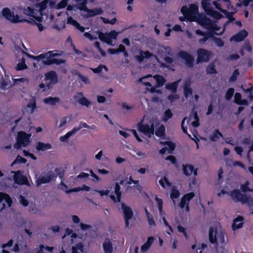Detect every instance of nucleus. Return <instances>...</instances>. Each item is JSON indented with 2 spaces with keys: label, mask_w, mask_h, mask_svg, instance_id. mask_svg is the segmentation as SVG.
Returning a JSON list of instances; mask_svg holds the SVG:
<instances>
[{
  "label": "nucleus",
  "mask_w": 253,
  "mask_h": 253,
  "mask_svg": "<svg viewBox=\"0 0 253 253\" xmlns=\"http://www.w3.org/2000/svg\"><path fill=\"white\" fill-rule=\"evenodd\" d=\"M30 137L31 134H27L23 131L19 132L17 137V142L14 145V147L19 149L27 146L30 142Z\"/></svg>",
  "instance_id": "12"
},
{
  "label": "nucleus",
  "mask_w": 253,
  "mask_h": 253,
  "mask_svg": "<svg viewBox=\"0 0 253 253\" xmlns=\"http://www.w3.org/2000/svg\"><path fill=\"white\" fill-rule=\"evenodd\" d=\"M235 102L239 105H246L248 101L246 99H242L241 95L239 93H236L234 96Z\"/></svg>",
  "instance_id": "36"
},
{
  "label": "nucleus",
  "mask_w": 253,
  "mask_h": 253,
  "mask_svg": "<svg viewBox=\"0 0 253 253\" xmlns=\"http://www.w3.org/2000/svg\"><path fill=\"white\" fill-rule=\"evenodd\" d=\"M12 173H14L13 178L16 183L18 184H25L30 186L27 177L23 175L20 171L16 172L11 171Z\"/></svg>",
  "instance_id": "19"
},
{
  "label": "nucleus",
  "mask_w": 253,
  "mask_h": 253,
  "mask_svg": "<svg viewBox=\"0 0 253 253\" xmlns=\"http://www.w3.org/2000/svg\"><path fill=\"white\" fill-rule=\"evenodd\" d=\"M69 0H62L60 2L57 4L55 9H61L65 8L68 4Z\"/></svg>",
  "instance_id": "55"
},
{
  "label": "nucleus",
  "mask_w": 253,
  "mask_h": 253,
  "mask_svg": "<svg viewBox=\"0 0 253 253\" xmlns=\"http://www.w3.org/2000/svg\"><path fill=\"white\" fill-rule=\"evenodd\" d=\"M248 36V32L246 30H242L237 34L234 35L230 39V41H234L236 42H241Z\"/></svg>",
  "instance_id": "25"
},
{
  "label": "nucleus",
  "mask_w": 253,
  "mask_h": 253,
  "mask_svg": "<svg viewBox=\"0 0 253 253\" xmlns=\"http://www.w3.org/2000/svg\"><path fill=\"white\" fill-rule=\"evenodd\" d=\"M183 171L187 176H189L193 174L194 176L197 175V170L194 169L193 166L189 165H183Z\"/></svg>",
  "instance_id": "26"
},
{
  "label": "nucleus",
  "mask_w": 253,
  "mask_h": 253,
  "mask_svg": "<svg viewBox=\"0 0 253 253\" xmlns=\"http://www.w3.org/2000/svg\"><path fill=\"white\" fill-rule=\"evenodd\" d=\"M234 92V90L233 88H229L227 90V91L226 93V95H225L226 99L228 100H230L231 98V97H232V96L233 95Z\"/></svg>",
  "instance_id": "57"
},
{
  "label": "nucleus",
  "mask_w": 253,
  "mask_h": 253,
  "mask_svg": "<svg viewBox=\"0 0 253 253\" xmlns=\"http://www.w3.org/2000/svg\"><path fill=\"white\" fill-rule=\"evenodd\" d=\"M17 9L24 14L33 17L36 21L42 22L44 20L43 15H41L39 10L36 9V5L34 9L30 6L24 7L21 4L17 7Z\"/></svg>",
  "instance_id": "10"
},
{
  "label": "nucleus",
  "mask_w": 253,
  "mask_h": 253,
  "mask_svg": "<svg viewBox=\"0 0 253 253\" xmlns=\"http://www.w3.org/2000/svg\"><path fill=\"white\" fill-rule=\"evenodd\" d=\"M209 239L211 243L216 246L225 244L226 242V236L219 224L216 223L210 228Z\"/></svg>",
  "instance_id": "5"
},
{
  "label": "nucleus",
  "mask_w": 253,
  "mask_h": 253,
  "mask_svg": "<svg viewBox=\"0 0 253 253\" xmlns=\"http://www.w3.org/2000/svg\"><path fill=\"white\" fill-rule=\"evenodd\" d=\"M242 204H247L250 207H253V198L247 195H244Z\"/></svg>",
  "instance_id": "46"
},
{
  "label": "nucleus",
  "mask_w": 253,
  "mask_h": 253,
  "mask_svg": "<svg viewBox=\"0 0 253 253\" xmlns=\"http://www.w3.org/2000/svg\"><path fill=\"white\" fill-rule=\"evenodd\" d=\"M15 69L17 71H21L27 69L28 66L26 64L25 60L27 57H30V55L20 48H17L15 50Z\"/></svg>",
  "instance_id": "8"
},
{
  "label": "nucleus",
  "mask_w": 253,
  "mask_h": 253,
  "mask_svg": "<svg viewBox=\"0 0 253 253\" xmlns=\"http://www.w3.org/2000/svg\"><path fill=\"white\" fill-rule=\"evenodd\" d=\"M44 81L48 89L52 87L53 85L56 84L58 81L57 76L55 72L52 71L45 74Z\"/></svg>",
  "instance_id": "15"
},
{
  "label": "nucleus",
  "mask_w": 253,
  "mask_h": 253,
  "mask_svg": "<svg viewBox=\"0 0 253 253\" xmlns=\"http://www.w3.org/2000/svg\"><path fill=\"white\" fill-rule=\"evenodd\" d=\"M206 245L202 244L201 246L198 247L196 245H193L192 246V250H196L197 253H202V249L206 247Z\"/></svg>",
  "instance_id": "58"
},
{
  "label": "nucleus",
  "mask_w": 253,
  "mask_h": 253,
  "mask_svg": "<svg viewBox=\"0 0 253 253\" xmlns=\"http://www.w3.org/2000/svg\"><path fill=\"white\" fill-rule=\"evenodd\" d=\"M178 55L185 61L187 66L190 67L193 66L194 57L186 51H182L178 53Z\"/></svg>",
  "instance_id": "22"
},
{
  "label": "nucleus",
  "mask_w": 253,
  "mask_h": 253,
  "mask_svg": "<svg viewBox=\"0 0 253 253\" xmlns=\"http://www.w3.org/2000/svg\"><path fill=\"white\" fill-rule=\"evenodd\" d=\"M75 133L76 132L74 131V130L73 128L71 130L68 131L66 134L60 136L59 140L62 142L67 143L70 137Z\"/></svg>",
  "instance_id": "34"
},
{
  "label": "nucleus",
  "mask_w": 253,
  "mask_h": 253,
  "mask_svg": "<svg viewBox=\"0 0 253 253\" xmlns=\"http://www.w3.org/2000/svg\"><path fill=\"white\" fill-rule=\"evenodd\" d=\"M95 191L98 193L100 194V196L101 197H103L104 196H108L110 194V191L108 189L102 190H95Z\"/></svg>",
  "instance_id": "61"
},
{
  "label": "nucleus",
  "mask_w": 253,
  "mask_h": 253,
  "mask_svg": "<svg viewBox=\"0 0 253 253\" xmlns=\"http://www.w3.org/2000/svg\"><path fill=\"white\" fill-rule=\"evenodd\" d=\"M68 120V117H65L61 118L59 121H57L56 122V127L57 128H63L67 124Z\"/></svg>",
  "instance_id": "41"
},
{
  "label": "nucleus",
  "mask_w": 253,
  "mask_h": 253,
  "mask_svg": "<svg viewBox=\"0 0 253 253\" xmlns=\"http://www.w3.org/2000/svg\"><path fill=\"white\" fill-rule=\"evenodd\" d=\"M232 198L236 201L242 202L244 196L239 190H234L231 194Z\"/></svg>",
  "instance_id": "30"
},
{
  "label": "nucleus",
  "mask_w": 253,
  "mask_h": 253,
  "mask_svg": "<svg viewBox=\"0 0 253 253\" xmlns=\"http://www.w3.org/2000/svg\"><path fill=\"white\" fill-rule=\"evenodd\" d=\"M51 145L49 143H44L39 142L37 143L36 149L38 151H45L51 149Z\"/></svg>",
  "instance_id": "32"
},
{
  "label": "nucleus",
  "mask_w": 253,
  "mask_h": 253,
  "mask_svg": "<svg viewBox=\"0 0 253 253\" xmlns=\"http://www.w3.org/2000/svg\"><path fill=\"white\" fill-rule=\"evenodd\" d=\"M48 4L51 8H56V0H43L41 2L36 4V9L39 10L41 15H43Z\"/></svg>",
  "instance_id": "13"
},
{
  "label": "nucleus",
  "mask_w": 253,
  "mask_h": 253,
  "mask_svg": "<svg viewBox=\"0 0 253 253\" xmlns=\"http://www.w3.org/2000/svg\"><path fill=\"white\" fill-rule=\"evenodd\" d=\"M207 72L209 74H213L215 73L214 65L213 64H210L207 68Z\"/></svg>",
  "instance_id": "62"
},
{
  "label": "nucleus",
  "mask_w": 253,
  "mask_h": 253,
  "mask_svg": "<svg viewBox=\"0 0 253 253\" xmlns=\"http://www.w3.org/2000/svg\"><path fill=\"white\" fill-rule=\"evenodd\" d=\"M190 81L188 80L186 81L185 86L184 87V92L185 96L187 98L192 95V90L190 88Z\"/></svg>",
  "instance_id": "39"
},
{
  "label": "nucleus",
  "mask_w": 253,
  "mask_h": 253,
  "mask_svg": "<svg viewBox=\"0 0 253 253\" xmlns=\"http://www.w3.org/2000/svg\"><path fill=\"white\" fill-rule=\"evenodd\" d=\"M194 193L190 192L185 195L179 204V206L181 209H185L187 212L189 211V203L190 201L194 197Z\"/></svg>",
  "instance_id": "18"
},
{
  "label": "nucleus",
  "mask_w": 253,
  "mask_h": 253,
  "mask_svg": "<svg viewBox=\"0 0 253 253\" xmlns=\"http://www.w3.org/2000/svg\"><path fill=\"white\" fill-rule=\"evenodd\" d=\"M180 195V193L177 188L173 187L170 194V198L173 201V204L175 205V199L177 198Z\"/></svg>",
  "instance_id": "42"
},
{
  "label": "nucleus",
  "mask_w": 253,
  "mask_h": 253,
  "mask_svg": "<svg viewBox=\"0 0 253 253\" xmlns=\"http://www.w3.org/2000/svg\"><path fill=\"white\" fill-rule=\"evenodd\" d=\"M191 120H193L191 123V125L194 127H196L199 126V118L196 112L193 111L192 114L190 116L189 119L188 120V123L190 122Z\"/></svg>",
  "instance_id": "29"
},
{
  "label": "nucleus",
  "mask_w": 253,
  "mask_h": 253,
  "mask_svg": "<svg viewBox=\"0 0 253 253\" xmlns=\"http://www.w3.org/2000/svg\"><path fill=\"white\" fill-rule=\"evenodd\" d=\"M102 246L105 253H112V243L109 239H105L104 243H103Z\"/></svg>",
  "instance_id": "28"
},
{
  "label": "nucleus",
  "mask_w": 253,
  "mask_h": 253,
  "mask_svg": "<svg viewBox=\"0 0 253 253\" xmlns=\"http://www.w3.org/2000/svg\"><path fill=\"white\" fill-rule=\"evenodd\" d=\"M77 3V6L68 5L66 14L68 16L67 20V23L74 26L76 29H78L81 32L84 31V28L80 25V24L75 20L73 19L72 16L76 15L79 10L82 12L83 16L88 18L97 15L101 14L103 13V10L100 8H96L92 10L89 9L86 4L87 1L93 2V0H74Z\"/></svg>",
  "instance_id": "2"
},
{
  "label": "nucleus",
  "mask_w": 253,
  "mask_h": 253,
  "mask_svg": "<svg viewBox=\"0 0 253 253\" xmlns=\"http://www.w3.org/2000/svg\"><path fill=\"white\" fill-rule=\"evenodd\" d=\"M43 101L45 104L52 106L59 103L60 101V99L59 98L57 97H52L51 96H49L45 98Z\"/></svg>",
  "instance_id": "31"
},
{
  "label": "nucleus",
  "mask_w": 253,
  "mask_h": 253,
  "mask_svg": "<svg viewBox=\"0 0 253 253\" xmlns=\"http://www.w3.org/2000/svg\"><path fill=\"white\" fill-rule=\"evenodd\" d=\"M96 34L98 36V38L102 42H106L108 45L113 46V40L116 39L119 33L114 30L111 31L109 33H103L99 31H97Z\"/></svg>",
  "instance_id": "11"
},
{
  "label": "nucleus",
  "mask_w": 253,
  "mask_h": 253,
  "mask_svg": "<svg viewBox=\"0 0 253 253\" xmlns=\"http://www.w3.org/2000/svg\"><path fill=\"white\" fill-rule=\"evenodd\" d=\"M12 84L10 82L5 81L3 80L1 83V87L3 89L8 88L11 87Z\"/></svg>",
  "instance_id": "59"
},
{
  "label": "nucleus",
  "mask_w": 253,
  "mask_h": 253,
  "mask_svg": "<svg viewBox=\"0 0 253 253\" xmlns=\"http://www.w3.org/2000/svg\"><path fill=\"white\" fill-rule=\"evenodd\" d=\"M227 164L229 166H231V167H240L244 169H246L244 164L239 161H228Z\"/></svg>",
  "instance_id": "48"
},
{
  "label": "nucleus",
  "mask_w": 253,
  "mask_h": 253,
  "mask_svg": "<svg viewBox=\"0 0 253 253\" xmlns=\"http://www.w3.org/2000/svg\"><path fill=\"white\" fill-rule=\"evenodd\" d=\"M176 228L177 230L179 232L182 233L186 238L187 237V235L185 227L182 226L181 225H178L176 227Z\"/></svg>",
  "instance_id": "63"
},
{
  "label": "nucleus",
  "mask_w": 253,
  "mask_h": 253,
  "mask_svg": "<svg viewBox=\"0 0 253 253\" xmlns=\"http://www.w3.org/2000/svg\"><path fill=\"white\" fill-rule=\"evenodd\" d=\"M103 69H104L106 71H108V69L106 66L104 65H99L96 68H90V69L94 73H99L101 72Z\"/></svg>",
  "instance_id": "56"
},
{
  "label": "nucleus",
  "mask_w": 253,
  "mask_h": 253,
  "mask_svg": "<svg viewBox=\"0 0 253 253\" xmlns=\"http://www.w3.org/2000/svg\"><path fill=\"white\" fill-rule=\"evenodd\" d=\"M207 14L211 16L212 18L216 19H220L223 17L222 14L218 11L214 10L213 9L211 10Z\"/></svg>",
  "instance_id": "44"
},
{
  "label": "nucleus",
  "mask_w": 253,
  "mask_h": 253,
  "mask_svg": "<svg viewBox=\"0 0 253 253\" xmlns=\"http://www.w3.org/2000/svg\"><path fill=\"white\" fill-rule=\"evenodd\" d=\"M161 143L164 145V147L160 150V153L162 155L166 153L170 154L175 149V144L172 142H161Z\"/></svg>",
  "instance_id": "23"
},
{
  "label": "nucleus",
  "mask_w": 253,
  "mask_h": 253,
  "mask_svg": "<svg viewBox=\"0 0 253 253\" xmlns=\"http://www.w3.org/2000/svg\"><path fill=\"white\" fill-rule=\"evenodd\" d=\"M159 183L165 189L168 187H170L171 185V183L169 181L168 179L166 176L161 178L159 180Z\"/></svg>",
  "instance_id": "40"
},
{
  "label": "nucleus",
  "mask_w": 253,
  "mask_h": 253,
  "mask_svg": "<svg viewBox=\"0 0 253 253\" xmlns=\"http://www.w3.org/2000/svg\"><path fill=\"white\" fill-rule=\"evenodd\" d=\"M14 84H18L20 83H28L29 80L26 78H21L18 79H12Z\"/></svg>",
  "instance_id": "54"
},
{
  "label": "nucleus",
  "mask_w": 253,
  "mask_h": 253,
  "mask_svg": "<svg viewBox=\"0 0 253 253\" xmlns=\"http://www.w3.org/2000/svg\"><path fill=\"white\" fill-rule=\"evenodd\" d=\"M201 3L203 8L207 14L212 9L210 0H202Z\"/></svg>",
  "instance_id": "38"
},
{
  "label": "nucleus",
  "mask_w": 253,
  "mask_h": 253,
  "mask_svg": "<svg viewBox=\"0 0 253 253\" xmlns=\"http://www.w3.org/2000/svg\"><path fill=\"white\" fill-rule=\"evenodd\" d=\"M1 14L4 19L12 23H21L26 21L18 14H14L13 11L11 10L8 7L3 8L1 10Z\"/></svg>",
  "instance_id": "9"
},
{
  "label": "nucleus",
  "mask_w": 253,
  "mask_h": 253,
  "mask_svg": "<svg viewBox=\"0 0 253 253\" xmlns=\"http://www.w3.org/2000/svg\"><path fill=\"white\" fill-rule=\"evenodd\" d=\"M53 249V247H49L47 246L44 247L43 245H41L40 246L37 253H44L43 252L44 250H47L48 252H51Z\"/></svg>",
  "instance_id": "52"
},
{
  "label": "nucleus",
  "mask_w": 253,
  "mask_h": 253,
  "mask_svg": "<svg viewBox=\"0 0 253 253\" xmlns=\"http://www.w3.org/2000/svg\"><path fill=\"white\" fill-rule=\"evenodd\" d=\"M249 182L247 181L244 184H243L241 186V189L243 192H245L247 191H252V189H251L249 187Z\"/></svg>",
  "instance_id": "60"
},
{
  "label": "nucleus",
  "mask_w": 253,
  "mask_h": 253,
  "mask_svg": "<svg viewBox=\"0 0 253 253\" xmlns=\"http://www.w3.org/2000/svg\"><path fill=\"white\" fill-rule=\"evenodd\" d=\"M211 52L210 51L203 48L199 49L197 50V62H208L211 58Z\"/></svg>",
  "instance_id": "17"
},
{
  "label": "nucleus",
  "mask_w": 253,
  "mask_h": 253,
  "mask_svg": "<svg viewBox=\"0 0 253 253\" xmlns=\"http://www.w3.org/2000/svg\"><path fill=\"white\" fill-rule=\"evenodd\" d=\"M222 134L218 130H214L210 136V139L213 142L217 141L220 138H222Z\"/></svg>",
  "instance_id": "33"
},
{
  "label": "nucleus",
  "mask_w": 253,
  "mask_h": 253,
  "mask_svg": "<svg viewBox=\"0 0 253 253\" xmlns=\"http://www.w3.org/2000/svg\"><path fill=\"white\" fill-rule=\"evenodd\" d=\"M212 4L226 17H231L237 12L236 8L231 4L230 0H215L212 1Z\"/></svg>",
  "instance_id": "7"
},
{
  "label": "nucleus",
  "mask_w": 253,
  "mask_h": 253,
  "mask_svg": "<svg viewBox=\"0 0 253 253\" xmlns=\"http://www.w3.org/2000/svg\"><path fill=\"white\" fill-rule=\"evenodd\" d=\"M243 218L242 216H238L233 220L232 225L234 231L241 228L243 225Z\"/></svg>",
  "instance_id": "27"
},
{
  "label": "nucleus",
  "mask_w": 253,
  "mask_h": 253,
  "mask_svg": "<svg viewBox=\"0 0 253 253\" xmlns=\"http://www.w3.org/2000/svg\"><path fill=\"white\" fill-rule=\"evenodd\" d=\"M109 197L115 203L121 202L122 192L120 185L118 182L115 183L113 191L110 193Z\"/></svg>",
  "instance_id": "16"
},
{
  "label": "nucleus",
  "mask_w": 253,
  "mask_h": 253,
  "mask_svg": "<svg viewBox=\"0 0 253 253\" xmlns=\"http://www.w3.org/2000/svg\"><path fill=\"white\" fill-rule=\"evenodd\" d=\"M179 82L180 80L168 84L167 85L166 88L171 90L172 92H175L176 91L177 87Z\"/></svg>",
  "instance_id": "47"
},
{
  "label": "nucleus",
  "mask_w": 253,
  "mask_h": 253,
  "mask_svg": "<svg viewBox=\"0 0 253 253\" xmlns=\"http://www.w3.org/2000/svg\"><path fill=\"white\" fill-rule=\"evenodd\" d=\"M60 55L61 54L56 53V51H49L46 53L41 54L38 56H30V57L38 61L42 60L43 64L46 65H50L53 64L59 65L64 62L63 59L56 58Z\"/></svg>",
  "instance_id": "6"
},
{
  "label": "nucleus",
  "mask_w": 253,
  "mask_h": 253,
  "mask_svg": "<svg viewBox=\"0 0 253 253\" xmlns=\"http://www.w3.org/2000/svg\"><path fill=\"white\" fill-rule=\"evenodd\" d=\"M181 11L185 17L189 21H198L201 25L210 31V32H207L206 33H205L200 30L196 31L197 35L204 36L202 39L199 40V42L201 43L207 41V36H211L212 34L220 35L225 31V28H221L216 23L213 22L206 16H200L198 12V6L196 4H190L189 7L184 6L182 7Z\"/></svg>",
  "instance_id": "1"
},
{
  "label": "nucleus",
  "mask_w": 253,
  "mask_h": 253,
  "mask_svg": "<svg viewBox=\"0 0 253 253\" xmlns=\"http://www.w3.org/2000/svg\"><path fill=\"white\" fill-rule=\"evenodd\" d=\"M54 176L55 174L54 172L51 171L42 173L39 177L37 178V186L38 187L41 184L49 182L53 179Z\"/></svg>",
  "instance_id": "14"
},
{
  "label": "nucleus",
  "mask_w": 253,
  "mask_h": 253,
  "mask_svg": "<svg viewBox=\"0 0 253 253\" xmlns=\"http://www.w3.org/2000/svg\"><path fill=\"white\" fill-rule=\"evenodd\" d=\"M135 154L133 156L137 159H144L147 157V154L143 151L140 150H134Z\"/></svg>",
  "instance_id": "43"
},
{
  "label": "nucleus",
  "mask_w": 253,
  "mask_h": 253,
  "mask_svg": "<svg viewBox=\"0 0 253 253\" xmlns=\"http://www.w3.org/2000/svg\"><path fill=\"white\" fill-rule=\"evenodd\" d=\"M140 82L143 83L147 86V89L151 92H161L160 90H156V87L162 86L165 82V79L162 76L155 75L152 76L148 75L139 80Z\"/></svg>",
  "instance_id": "4"
},
{
  "label": "nucleus",
  "mask_w": 253,
  "mask_h": 253,
  "mask_svg": "<svg viewBox=\"0 0 253 253\" xmlns=\"http://www.w3.org/2000/svg\"><path fill=\"white\" fill-rule=\"evenodd\" d=\"M90 126H88L86 123L81 122L79 126L74 127L73 128V129L74 130V131L78 132L80 130H81L82 128H90Z\"/></svg>",
  "instance_id": "50"
},
{
  "label": "nucleus",
  "mask_w": 253,
  "mask_h": 253,
  "mask_svg": "<svg viewBox=\"0 0 253 253\" xmlns=\"http://www.w3.org/2000/svg\"><path fill=\"white\" fill-rule=\"evenodd\" d=\"M12 201L10 197L7 194L0 192V209H4L6 204L7 207L11 206Z\"/></svg>",
  "instance_id": "21"
},
{
  "label": "nucleus",
  "mask_w": 253,
  "mask_h": 253,
  "mask_svg": "<svg viewBox=\"0 0 253 253\" xmlns=\"http://www.w3.org/2000/svg\"><path fill=\"white\" fill-rule=\"evenodd\" d=\"M75 99L81 105L86 107L91 103V101L84 96L82 93H78L74 96Z\"/></svg>",
  "instance_id": "24"
},
{
  "label": "nucleus",
  "mask_w": 253,
  "mask_h": 253,
  "mask_svg": "<svg viewBox=\"0 0 253 253\" xmlns=\"http://www.w3.org/2000/svg\"><path fill=\"white\" fill-rule=\"evenodd\" d=\"M121 207L124 215L125 224L128 227L129 226V220L132 218L133 212L130 207L127 206L123 203H121Z\"/></svg>",
  "instance_id": "20"
},
{
  "label": "nucleus",
  "mask_w": 253,
  "mask_h": 253,
  "mask_svg": "<svg viewBox=\"0 0 253 253\" xmlns=\"http://www.w3.org/2000/svg\"><path fill=\"white\" fill-rule=\"evenodd\" d=\"M172 117V113L170 109L167 110L164 114L162 120L164 122H167L168 120Z\"/></svg>",
  "instance_id": "49"
},
{
  "label": "nucleus",
  "mask_w": 253,
  "mask_h": 253,
  "mask_svg": "<svg viewBox=\"0 0 253 253\" xmlns=\"http://www.w3.org/2000/svg\"><path fill=\"white\" fill-rule=\"evenodd\" d=\"M84 246L82 243H79L72 247V253H84Z\"/></svg>",
  "instance_id": "45"
},
{
  "label": "nucleus",
  "mask_w": 253,
  "mask_h": 253,
  "mask_svg": "<svg viewBox=\"0 0 253 253\" xmlns=\"http://www.w3.org/2000/svg\"><path fill=\"white\" fill-rule=\"evenodd\" d=\"M77 75L78 76L79 78L84 84H90V81L87 76H83L80 73H77Z\"/></svg>",
  "instance_id": "51"
},
{
  "label": "nucleus",
  "mask_w": 253,
  "mask_h": 253,
  "mask_svg": "<svg viewBox=\"0 0 253 253\" xmlns=\"http://www.w3.org/2000/svg\"><path fill=\"white\" fill-rule=\"evenodd\" d=\"M152 55L148 51H140L139 55H136L135 56L136 59L141 62L142 61L144 58H149Z\"/></svg>",
  "instance_id": "37"
},
{
  "label": "nucleus",
  "mask_w": 253,
  "mask_h": 253,
  "mask_svg": "<svg viewBox=\"0 0 253 253\" xmlns=\"http://www.w3.org/2000/svg\"><path fill=\"white\" fill-rule=\"evenodd\" d=\"M144 121V119L141 122L138 124L137 128L139 131L142 132L148 137H151V135L154 134V127H157L158 126H159L156 129L155 134L158 137L164 136L165 127L163 125H160L159 121L157 119L150 120L149 124H144L143 123Z\"/></svg>",
  "instance_id": "3"
},
{
  "label": "nucleus",
  "mask_w": 253,
  "mask_h": 253,
  "mask_svg": "<svg viewBox=\"0 0 253 253\" xmlns=\"http://www.w3.org/2000/svg\"><path fill=\"white\" fill-rule=\"evenodd\" d=\"M36 107V103L35 100H33L31 101L27 105L28 109H29V111L31 113H33Z\"/></svg>",
  "instance_id": "53"
},
{
  "label": "nucleus",
  "mask_w": 253,
  "mask_h": 253,
  "mask_svg": "<svg viewBox=\"0 0 253 253\" xmlns=\"http://www.w3.org/2000/svg\"><path fill=\"white\" fill-rule=\"evenodd\" d=\"M154 241V237H149L148 238L146 242L144 245H143L142 246V247L141 248V251L143 252L147 251L149 249V248L150 247V246L153 243Z\"/></svg>",
  "instance_id": "35"
},
{
  "label": "nucleus",
  "mask_w": 253,
  "mask_h": 253,
  "mask_svg": "<svg viewBox=\"0 0 253 253\" xmlns=\"http://www.w3.org/2000/svg\"><path fill=\"white\" fill-rule=\"evenodd\" d=\"M47 88V85L45 83H42L39 84V92H43L46 90Z\"/></svg>",
  "instance_id": "64"
}]
</instances>
